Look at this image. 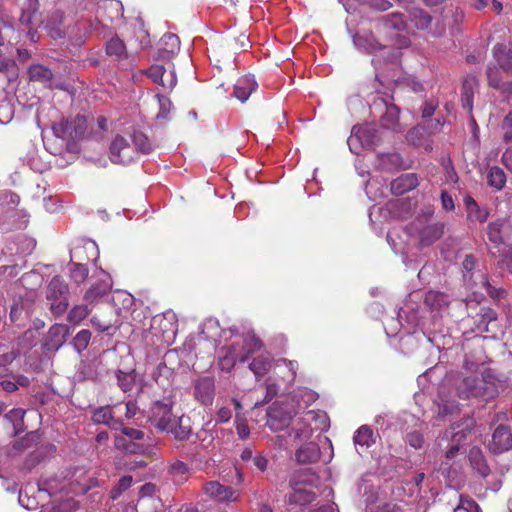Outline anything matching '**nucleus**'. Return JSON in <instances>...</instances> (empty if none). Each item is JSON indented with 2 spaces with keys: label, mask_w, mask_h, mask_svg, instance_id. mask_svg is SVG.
<instances>
[{
  "label": "nucleus",
  "mask_w": 512,
  "mask_h": 512,
  "mask_svg": "<svg viewBox=\"0 0 512 512\" xmlns=\"http://www.w3.org/2000/svg\"><path fill=\"white\" fill-rule=\"evenodd\" d=\"M89 314V309L87 305H76L71 309L68 314V320L72 323H79L83 319H85Z\"/></svg>",
  "instance_id": "obj_48"
},
{
  "label": "nucleus",
  "mask_w": 512,
  "mask_h": 512,
  "mask_svg": "<svg viewBox=\"0 0 512 512\" xmlns=\"http://www.w3.org/2000/svg\"><path fill=\"white\" fill-rule=\"evenodd\" d=\"M377 130L370 124L356 125L352 128L347 140L349 149L354 154H360L363 149L371 148L376 144Z\"/></svg>",
  "instance_id": "obj_6"
},
{
  "label": "nucleus",
  "mask_w": 512,
  "mask_h": 512,
  "mask_svg": "<svg viewBox=\"0 0 512 512\" xmlns=\"http://www.w3.org/2000/svg\"><path fill=\"white\" fill-rule=\"evenodd\" d=\"M109 159L118 165H129L137 159L136 149L132 146L129 136L116 135L109 147Z\"/></svg>",
  "instance_id": "obj_5"
},
{
  "label": "nucleus",
  "mask_w": 512,
  "mask_h": 512,
  "mask_svg": "<svg viewBox=\"0 0 512 512\" xmlns=\"http://www.w3.org/2000/svg\"><path fill=\"white\" fill-rule=\"evenodd\" d=\"M418 185V178L415 174H405L391 183V191L394 194L400 195L407 191L414 189Z\"/></svg>",
  "instance_id": "obj_22"
},
{
  "label": "nucleus",
  "mask_w": 512,
  "mask_h": 512,
  "mask_svg": "<svg viewBox=\"0 0 512 512\" xmlns=\"http://www.w3.org/2000/svg\"><path fill=\"white\" fill-rule=\"evenodd\" d=\"M469 461L473 469H475L481 476L486 477L489 474V466L487 465L483 453L479 448L473 447L470 450Z\"/></svg>",
  "instance_id": "obj_29"
},
{
  "label": "nucleus",
  "mask_w": 512,
  "mask_h": 512,
  "mask_svg": "<svg viewBox=\"0 0 512 512\" xmlns=\"http://www.w3.org/2000/svg\"><path fill=\"white\" fill-rule=\"evenodd\" d=\"M106 52L118 58L124 56L126 52L124 42L118 37L111 38L106 44Z\"/></svg>",
  "instance_id": "obj_42"
},
{
  "label": "nucleus",
  "mask_w": 512,
  "mask_h": 512,
  "mask_svg": "<svg viewBox=\"0 0 512 512\" xmlns=\"http://www.w3.org/2000/svg\"><path fill=\"white\" fill-rule=\"evenodd\" d=\"M383 104L385 112L381 117V124L385 128L396 130L398 127L399 109L394 104Z\"/></svg>",
  "instance_id": "obj_33"
},
{
  "label": "nucleus",
  "mask_w": 512,
  "mask_h": 512,
  "mask_svg": "<svg viewBox=\"0 0 512 512\" xmlns=\"http://www.w3.org/2000/svg\"><path fill=\"white\" fill-rule=\"evenodd\" d=\"M203 492L208 497L219 501H236L238 499V492L231 487L224 486L218 481H209L204 484Z\"/></svg>",
  "instance_id": "obj_10"
},
{
  "label": "nucleus",
  "mask_w": 512,
  "mask_h": 512,
  "mask_svg": "<svg viewBox=\"0 0 512 512\" xmlns=\"http://www.w3.org/2000/svg\"><path fill=\"white\" fill-rule=\"evenodd\" d=\"M29 75L31 80L47 83L52 78V72L50 69L43 65H32L29 68Z\"/></svg>",
  "instance_id": "obj_37"
},
{
  "label": "nucleus",
  "mask_w": 512,
  "mask_h": 512,
  "mask_svg": "<svg viewBox=\"0 0 512 512\" xmlns=\"http://www.w3.org/2000/svg\"><path fill=\"white\" fill-rule=\"evenodd\" d=\"M401 157L398 153L379 154L377 156L375 167L379 170L389 171L400 167Z\"/></svg>",
  "instance_id": "obj_30"
},
{
  "label": "nucleus",
  "mask_w": 512,
  "mask_h": 512,
  "mask_svg": "<svg viewBox=\"0 0 512 512\" xmlns=\"http://www.w3.org/2000/svg\"><path fill=\"white\" fill-rule=\"evenodd\" d=\"M133 479L131 476H124L119 480L118 485L111 491V498L117 499L123 491L132 485Z\"/></svg>",
  "instance_id": "obj_53"
},
{
  "label": "nucleus",
  "mask_w": 512,
  "mask_h": 512,
  "mask_svg": "<svg viewBox=\"0 0 512 512\" xmlns=\"http://www.w3.org/2000/svg\"><path fill=\"white\" fill-rule=\"evenodd\" d=\"M90 339H91V333L89 330L84 329V330L79 331L73 340V345H74V348L77 350V352H81L84 349H86V347L89 344Z\"/></svg>",
  "instance_id": "obj_50"
},
{
  "label": "nucleus",
  "mask_w": 512,
  "mask_h": 512,
  "mask_svg": "<svg viewBox=\"0 0 512 512\" xmlns=\"http://www.w3.org/2000/svg\"><path fill=\"white\" fill-rule=\"evenodd\" d=\"M172 407L170 398L153 402L148 410V420L158 430L171 433L178 440H185L191 433L188 419L174 414Z\"/></svg>",
  "instance_id": "obj_2"
},
{
  "label": "nucleus",
  "mask_w": 512,
  "mask_h": 512,
  "mask_svg": "<svg viewBox=\"0 0 512 512\" xmlns=\"http://www.w3.org/2000/svg\"><path fill=\"white\" fill-rule=\"evenodd\" d=\"M219 356V367L223 371H231L236 361H239L238 352L235 345L224 347L221 349Z\"/></svg>",
  "instance_id": "obj_26"
},
{
  "label": "nucleus",
  "mask_w": 512,
  "mask_h": 512,
  "mask_svg": "<svg viewBox=\"0 0 512 512\" xmlns=\"http://www.w3.org/2000/svg\"><path fill=\"white\" fill-rule=\"evenodd\" d=\"M70 331L65 324H54L48 331L44 347L48 351H57L66 341Z\"/></svg>",
  "instance_id": "obj_11"
},
{
  "label": "nucleus",
  "mask_w": 512,
  "mask_h": 512,
  "mask_svg": "<svg viewBox=\"0 0 512 512\" xmlns=\"http://www.w3.org/2000/svg\"><path fill=\"white\" fill-rule=\"evenodd\" d=\"M407 442L415 449L421 448L424 443V438L419 432H411L407 435Z\"/></svg>",
  "instance_id": "obj_58"
},
{
  "label": "nucleus",
  "mask_w": 512,
  "mask_h": 512,
  "mask_svg": "<svg viewBox=\"0 0 512 512\" xmlns=\"http://www.w3.org/2000/svg\"><path fill=\"white\" fill-rule=\"evenodd\" d=\"M353 439L357 451L361 453L374 443L373 431L369 426H361L356 431Z\"/></svg>",
  "instance_id": "obj_24"
},
{
  "label": "nucleus",
  "mask_w": 512,
  "mask_h": 512,
  "mask_svg": "<svg viewBox=\"0 0 512 512\" xmlns=\"http://www.w3.org/2000/svg\"><path fill=\"white\" fill-rule=\"evenodd\" d=\"M309 476L311 471L308 469L299 470L291 477L289 485L292 492L289 496V504L305 506L314 500L315 494L304 486L311 482Z\"/></svg>",
  "instance_id": "obj_4"
},
{
  "label": "nucleus",
  "mask_w": 512,
  "mask_h": 512,
  "mask_svg": "<svg viewBox=\"0 0 512 512\" xmlns=\"http://www.w3.org/2000/svg\"><path fill=\"white\" fill-rule=\"evenodd\" d=\"M272 361V356L269 353H262L252 360L249 368L259 378L268 373L272 367Z\"/></svg>",
  "instance_id": "obj_25"
},
{
  "label": "nucleus",
  "mask_w": 512,
  "mask_h": 512,
  "mask_svg": "<svg viewBox=\"0 0 512 512\" xmlns=\"http://www.w3.org/2000/svg\"><path fill=\"white\" fill-rule=\"evenodd\" d=\"M505 222L503 220H497L495 222H492L488 226V238L489 240L494 244H501L502 243V228L504 226Z\"/></svg>",
  "instance_id": "obj_45"
},
{
  "label": "nucleus",
  "mask_w": 512,
  "mask_h": 512,
  "mask_svg": "<svg viewBox=\"0 0 512 512\" xmlns=\"http://www.w3.org/2000/svg\"><path fill=\"white\" fill-rule=\"evenodd\" d=\"M410 19L418 29L428 28L432 21L431 16L421 9L412 10L410 12Z\"/></svg>",
  "instance_id": "obj_38"
},
{
  "label": "nucleus",
  "mask_w": 512,
  "mask_h": 512,
  "mask_svg": "<svg viewBox=\"0 0 512 512\" xmlns=\"http://www.w3.org/2000/svg\"><path fill=\"white\" fill-rule=\"evenodd\" d=\"M156 97L158 99V104H159V112L157 114V117L165 118L169 114V112L172 108V103H171L170 99L166 96L157 94Z\"/></svg>",
  "instance_id": "obj_54"
},
{
  "label": "nucleus",
  "mask_w": 512,
  "mask_h": 512,
  "mask_svg": "<svg viewBox=\"0 0 512 512\" xmlns=\"http://www.w3.org/2000/svg\"><path fill=\"white\" fill-rule=\"evenodd\" d=\"M92 421L96 424H104L114 430H119L121 421L114 418L113 408L111 406H103L97 408L92 415Z\"/></svg>",
  "instance_id": "obj_18"
},
{
  "label": "nucleus",
  "mask_w": 512,
  "mask_h": 512,
  "mask_svg": "<svg viewBox=\"0 0 512 512\" xmlns=\"http://www.w3.org/2000/svg\"><path fill=\"white\" fill-rule=\"evenodd\" d=\"M354 44L358 49L364 50L368 53L382 52L387 56L388 60L394 62L398 58L397 53H390V50L377 42L371 33L358 34L354 37Z\"/></svg>",
  "instance_id": "obj_9"
},
{
  "label": "nucleus",
  "mask_w": 512,
  "mask_h": 512,
  "mask_svg": "<svg viewBox=\"0 0 512 512\" xmlns=\"http://www.w3.org/2000/svg\"><path fill=\"white\" fill-rule=\"evenodd\" d=\"M235 424H236V430H237L238 436L241 439L248 438V436L250 434V429L248 427V424L246 423L245 420L241 419L238 416V414L236 415V418H235Z\"/></svg>",
  "instance_id": "obj_57"
},
{
  "label": "nucleus",
  "mask_w": 512,
  "mask_h": 512,
  "mask_svg": "<svg viewBox=\"0 0 512 512\" xmlns=\"http://www.w3.org/2000/svg\"><path fill=\"white\" fill-rule=\"evenodd\" d=\"M268 416V424L270 428L277 430L284 426H288L289 421L292 420L293 414L291 412H287L286 415L281 418V412L276 407H273L270 409Z\"/></svg>",
  "instance_id": "obj_35"
},
{
  "label": "nucleus",
  "mask_w": 512,
  "mask_h": 512,
  "mask_svg": "<svg viewBox=\"0 0 512 512\" xmlns=\"http://www.w3.org/2000/svg\"><path fill=\"white\" fill-rule=\"evenodd\" d=\"M24 311V304L22 302L15 303L10 310V318L11 321H16L20 318L22 312Z\"/></svg>",
  "instance_id": "obj_62"
},
{
  "label": "nucleus",
  "mask_w": 512,
  "mask_h": 512,
  "mask_svg": "<svg viewBox=\"0 0 512 512\" xmlns=\"http://www.w3.org/2000/svg\"><path fill=\"white\" fill-rule=\"evenodd\" d=\"M148 76L157 84L166 89H173L176 85L177 78L173 70L168 73L162 65H152L148 71Z\"/></svg>",
  "instance_id": "obj_15"
},
{
  "label": "nucleus",
  "mask_w": 512,
  "mask_h": 512,
  "mask_svg": "<svg viewBox=\"0 0 512 512\" xmlns=\"http://www.w3.org/2000/svg\"><path fill=\"white\" fill-rule=\"evenodd\" d=\"M237 352L239 353V361L245 362L249 355L260 350L262 347L261 341L254 335H247L241 339V342L234 343Z\"/></svg>",
  "instance_id": "obj_16"
},
{
  "label": "nucleus",
  "mask_w": 512,
  "mask_h": 512,
  "mask_svg": "<svg viewBox=\"0 0 512 512\" xmlns=\"http://www.w3.org/2000/svg\"><path fill=\"white\" fill-rule=\"evenodd\" d=\"M424 303L432 311H441L448 306V296L442 292L429 291L425 295Z\"/></svg>",
  "instance_id": "obj_27"
},
{
  "label": "nucleus",
  "mask_w": 512,
  "mask_h": 512,
  "mask_svg": "<svg viewBox=\"0 0 512 512\" xmlns=\"http://www.w3.org/2000/svg\"><path fill=\"white\" fill-rule=\"evenodd\" d=\"M276 365L279 367L281 365L285 366L288 370V375L286 376L287 380L291 383L294 382L296 373L298 370V363L296 361L288 360V359H279L276 362Z\"/></svg>",
  "instance_id": "obj_52"
},
{
  "label": "nucleus",
  "mask_w": 512,
  "mask_h": 512,
  "mask_svg": "<svg viewBox=\"0 0 512 512\" xmlns=\"http://www.w3.org/2000/svg\"><path fill=\"white\" fill-rule=\"evenodd\" d=\"M257 83L254 76L245 75L240 77L234 86V96L241 102H245L251 93L256 89Z\"/></svg>",
  "instance_id": "obj_19"
},
{
  "label": "nucleus",
  "mask_w": 512,
  "mask_h": 512,
  "mask_svg": "<svg viewBox=\"0 0 512 512\" xmlns=\"http://www.w3.org/2000/svg\"><path fill=\"white\" fill-rule=\"evenodd\" d=\"M145 448L142 444L136 443L134 441H129L127 446L125 447V452L131 454H142L144 453Z\"/></svg>",
  "instance_id": "obj_63"
},
{
  "label": "nucleus",
  "mask_w": 512,
  "mask_h": 512,
  "mask_svg": "<svg viewBox=\"0 0 512 512\" xmlns=\"http://www.w3.org/2000/svg\"><path fill=\"white\" fill-rule=\"evenodd\" d=\"M443 234L442 224H432L424 226L419 230L418 238L421 246H430L437 241Z\"/></svg>",
  "instance_id": "obj_21"
},
{
  "label": "nucleus",
  "mask_w": 512,
  "mask_h": 512,
  "mask_svg": "<svg viewBox=\"0 0 512 512\" xmlns=\"http://www.w3.org/2000/svg\"><path fill=\"white\" fill-rule=\"evenodd\" d=\"M188 467L181 461L174 462L170 467V473L176 484H182L187 480Z\"/></svg>",
  "instance_id": "obj_39"
},
{
  "label": "nucleus",
  "mask_w": 512,
  "mask_h": 512,
  "mask_svg": "<svg viewBox=\"0 0 512 512\" xmlns=\"http://www.w3.org/2000/svg\"><path fill=\"white\" fill-rule=\"evenodd\" d=\"M478 277L480 278L482 286L487 290L491 297L500 299L506 293V291L503 289H496L491 287L483 274H478Z\"/></svg>",
  "instance_id": "obj_56"
},
{
  "label": "nucleus",
  "mask_w": 512,
  "mask_h": 512,
  "mask_svg": "<svg viewBox=\"0 0 512 512\" xmlns=\"http://www.w3.org/2000/svg\"><path fill=\"white\" fill-rule=\"evenodd\" d=\"M156 493V486L151 483L144 484L139 491L140 499L138 500L136 504V511L137 512H144V507L147 506L150 502H156L155 499H153V496Z\"/></svg>",
  "instance_id": "obj_34"
},
{
  "label": "nucleus",
  "mask_w": 512,
  "mask_h": 512,
  "mask_svg": "<svg viewBox=\"0 0 512 512\" xmlns=\"http://www.w3.org/2000/svg\"><path fill=\"white\" fill-rule=\"evenodd\" d=\"M215 395V383L212 377L198 379L194 387L195 398L203 405H211Z\"/></svg>",
  "instance_id": "obj_12"
},
{
  "label": "nucleus",
  "mask_w": 512,
  "mask_h": 512,
  "mask_svg": "<svg viewBox=\"0 0 512 512\" xmlns=\"http://www.w3.org/2000/svg\"><path fill=\"white\" fill-rule=\"evenodd\" d=\"M25 410L21 409V408H15V409H12L10 410L7 414H6V419L9 420L12 425H13V428H14V431L17 433L19 430L22 429V426H23V418H24V415H25Z\"/></svg>",
  "instance_id": "obj_47"
},
{
  "label": "nucleus",
  "mask_w": 512,
  "mask_h": 512,
  "mask_svg": "<svg viewBox=\"0 0 512 512\" xmlns=\"http://www.w3.org/2000/svg\"><path fill=\"white\" fill-rule=\"evenodd\" d=\"M68 286L60 277H53L47 288V300L55 315L63 314L68 307Z\"/></svg>",
  "instance_id": "obj_7"
},
{
  "label": "nucleus",
  "mask_w": 512,
  "mask_h": 512,
  "mask_svg": "<svg viewBox=\"0 0 512 512\" xmlns=\"http://www.w3.org/2000/svg\"><path fill=\"white\" fill-rule=\"evenodd\" d=\"M37 8H38L37 0H28V8L23 9V12L20 16V22L24 25L31 24L33 14L37 11Z\"/></svg>",
  "instance_id": "obj_51"
},
{
  "label": "nucleus",
  "mask_w": 512,
  "mask_h": 512,
  "mask_svg": "<svg viewBox=\"0 0 512 512\" xmlns=\"http://www.w3.org/2000/svg\"><path fill=\"white\" fill-rule=\"evenodd\" d=\"M102 277L95 282L85 293L84 300L93 303L106 295L112 288V280L108 274L101 271Z\"/></svg>",
  "instance_id": "obj_14"
},
{
  "label": "nucleus",
  "mask_w": 512,
  "mask_h": 512,
  "mask_svg": "<svg viewBox=\"0 0 512 512\" xmlns=\"http://www.w3.org/2000/svg\"><path fill=\"white\" fill-rule=\"evenodd\" d=\"M464 203L466 205L467 215L470 221L483 223L487 220L488 212L481 209L471 196H466L464 198Z\"/></svg>",
  "instance_id": "obj_28"
},
{
  "label": "nucleus",
  "mask_w": 512,
  "mask_h": 512,
  "mask_svg": "<svg viewBox=\"0 0 512 512\" xmlns=\"http://www.w3.org/2000/svg\"><path fill=\"white\" fill-rule=\"evenodd\" d=\"M488 182L490 186L500 190L506 183V176L504 171L499 167H492L488 174Z\"/></svg>",
  "instance_id": "obj_41"
},
{
  "label": "nucleus",
  "mask_w": 512,
  "mask_h": 512,
  "mask_svg": "<svg viewBox=\"0 0 512 512\" xmlns=\"http://www.w3.org/2000/svg\"><path fill=\"white\" fill-rule=\"evenodd\" d=\"M171 375V369L167 367V365L164 362H160L153 371L152 377L158 385L162 386L163 388H166L171 384Z\"/></svg>",
  "instance_id": "obj_36"
},
{
  "label": "nucleus",
  "mask_w": 512,
  "mask_h": 512,
  "mask_svg": "<svg viewBox=\"0 0 512 512\" xmlns=\"http://www.w3.org/2000/svg\"><path fill=\"white\" fill-rule=\"evenodd\" d=\"M458 499V504L453 508V512H480V508L474 500L462 495H459Z\"/></svg>",
  "instance_id": "obj_44"
},
{
  "label": "nucleus",
  "mask_w": 512,
  "mask_h": 512,
  "mask_svg": "<svg viewBox=\"0 0 512 512\" xmlns=\"http://www.w3.org/2000/svg\"><path fill=\"white\" fill-rule=\"evenodd\" d=\"M503 71L504 69H502V67H496V66H493V67H489L487 69V77H488V82H489V85L494 87V88H501V79H502V74H503ZM505 72H507L505 70Z\"/></svg>",
  "instance_id": "obj_49"
},
{
  "label": "nucleus",
  "mask_w": 512,
  "mask_h": 512,
  "mask_svg": "<svg viewBox=\"0 0 512 512\" xmlns=\"http://www.w3.org/2000/svg\"><path fill=\"white\" fill-rule=\"evenodd\" d=\"M511 447L512 434L510 430L505 426H498L492 435V440L489 443V449L493 453H503L508 451Z\"/></svg>",
  "instance_id": "obj_13"
},
{
  "label": "nucleus",
  "mask_w": 512,
  "mask_h": 512,
  "mask_svg": "<svg viewBox=\"0 0 512 512\" xmlns=\"http://www.w3.org/2000/svg\"><path fill=\"white\" fill-rule=\"evenodd\" d=\"M180 50V40L177 35L166 33L160 39L159 57L170 59Z\"/></svg>",
  "instance_id": "obj_17"
},
{
  "label": "nucleus",
  "mask_w": 512,
  "mask_h": 512,
  "mask_svg": "<svg viewBox=\"0 0 512 512\" xmlns=\"http://www.w3.org/2000/svg\"><path fill=\"white\" fill-rule=\"evenodd\" d=\"M502 161L505 167L512 172V147L504 152Z\"/></svg>",
  "instance_id": "obj_64"
},
{
  "label": "nucleus",
  "mask_w": 512,
  "mask_h": 512,
  "mask_svg": "<svg viewBox=\"0 0 512 512\" xmlns=\"http://www.w3.org/2000/svg\"><path fill=\"white\" fill-rule=\"evenodd\" d=\"M320 449L317 444L310 442L299 449L295 453L296 461L300 464L315 463L320 459Z\"/></svg>",
  "instance_id": "obj_20"
},
{
  "label": "nucleus",
  "mask_w": 512,
  "mask_h": 512,
  "mask_svg": "<svg viewBox=\"0 0 512 512\" xmlns=\"http://www.w3.org/2000/svg\"><path fill=\"white\" fill-rule=\"evenodd\" d=\"M494 55L499 66L506 71L512 70V46L496 45L494 47Z\"/></svg>",
  "instance_id": "obj_31"
},
{
  "label": "nucleus",
  "mask_w": 512,
  "mask_h": 512,
  "mask_svg": "<svg viewBox=\"0 0 512 512\" xmlns=\"http://www.w3.org/2000/svg\"><path fill=\"white\" fill-rule=\"evenodd\" d=\"M116 376L118 385L123 392H129L132 390L135 383L134 372L118 371Z\"/></svg>",
  "instance_id": "obj_43"
},
{
  "label": "nucleus",
  "mask_w": 512,
  "mask_h": 512,
  "mask_svg": "<svg viewBox=\"0 0 512 512\" xmlns=\"http://www.w3.org/2000/svg\"><path fill=\"white\" fill-rule=\"evenodd\" d=\"M88 273H89V270L85 265L80 264V263H71L70 274H71L72 280L75 283H77V284L83 283L86 280V278L88 277Z\"/></svg>",
  "instance_id": "obj_46"
},
{
  "label": "nucleus",
  "mask_w": 512,
  "mask_h": 512,
  "mask_svg": "<svg viewBox=\"0 0 512 512\" xmlns=\"http://www.w3.org/2000/svg\"><path fill=\"white\" fill-rule=\"evenodd\" d=\"M119 429L122 431L124 436H126L127 438L130 439L129 441H138V440H142L144 438V432L142 430L131 428V427H125V426H123L122 423H121V427Z\"/></svg>",
  "instance_id": "obj_55"
},
{
  "label": "nucleus",
  "mask_w": 512,
  "mask_h": 512,
  "mask_svg": "<svg viewBox=\"0 0 512 512\" xmlns=\"http://www.w3.org/2000/svg\"><path fill=\"white\" fill-rule=\"evenodd\" d=\"M499 393V382L489 371L485 370L480 375L464 378L457 387L459 398L469 399L471 397L482 400H490Z\"/></svg>",
  "instance_id": "obj_3"
},
{
  "label": "nucleus",
  "mask_w": 512,
  "mask_h": 512,
  "mask_svg": "<svg viewBox=\"0 0 512 512\" xmlns=\"http://www.w3.org/2000/svg\"><path fill=\"white\" fill-rule=\"evenodd\" d=\"M132 146L136 149L137 154H149L154 150V144L149 138L142 132H134L132 136H129Z\"/></svg>",
  "instance_id": "obj_32"
},
{
  "label": "nucleus",
  "mask_w": 512,
  "mask_h": 512,
  "mask_svg": "<svg viewBox=\"0 0 512 512\" xmlns=\"http://www.w3.org/2000/svg\"><path fill=\"white\" fill-rule=\"evenodd\" d=\"M383 24L388 29L404 30L406 28V21L400 13H392L383 17Z\"/></svg>",
  "instance_id": "obj_40"
},
{
  "label": "nucleus",
  "mask_w": 512,
  "mask_h": 512,
  "mask_svg": "<svg viewBox=\"0 0 512 512\" xmlns=\"http://www.w3.org/2000/svg\"><path fill=\"white\" fill-rule=\"evenodd\" d=\"M477 88V80L474 76H467L463 81L461 102L463 108L471 111L473 108L474 90Z\"/></svg>",
  "instance_id": "obj_23"
},
{
  "label": "nucleus",
  "mask_w": 512,
  "mask_h": 512,
  "mask_svg": "<svg viewBox=\"0 0 512 512\" xmlns=\"http://www.w3.org/2000/svg\"><path fill=\"white\" fill-rule=\"evenodd\" d=\"M437 106H438V103L436 101H433V100L425 101L424 106L422 108V117L423 118L431 117L434 114Z\"/></svg>",
  "instance_id": "obj_60"
},
{
  "label": "nucleus",
  "mask_w": 512,
  "mask_h": 512,
  "mask_svg": "<svg viewBox=\"0 0 512 512\" xmlns=\"http://www.w3.org/2000/svg\"><path fill=\"white\" fill-rule=\"evenodd\" d=\"M321 419V423L323 427H325L326 416L320 415L313 410H309L304 412L303 416L299 418L291 428L289 432V436L293 438V440H306L309 439L312 435L313 428L310 426V422L312 420Z\"/></svg>",
  "instance_id": "obj_8"
},
{
  "label": "nucleus",
  "mask_w": 512,
  "mask_h": 512,
  "mask_svg": "<svg viewBox=\"0 0 512 512\" xmlns=\"http://www.w3.org/2000/svg\"><path fill=\"white\" fill-rule=\"evenodd\" d=\"M441 204L447 211H452L455 207L453 198L445 190L441 192Z\"/></svg>",
  "instance_id": "obj_61"
},
{
  "label": "nucleus",
  "mask_w": 512,
  "mask_h": 512,
  "mask_svg": "<svg viewBox=\"0 0 512 512\" xmlns=\"http://www.w3.org/2000/svg\"><path fill=\"white\" fill-rule=\"evenodd\" d=\"M474 428V419L466 417L460 422L453 423L450 430L445 432V436L450 438V441L445 452V460L441 463L439 468V471L444 477L452 480L456 478L457 469L459 467L456 463V459L470 439Z\"/></svg>",
  "instance_id": "obj_1"
},
{
  "label": "nucleus",
  "mask_w": 512,
  "mask_h": 512,
  "mask_svg": "<svg viewBox=\"0 0 512 512\" xmlns=\"http://www.w3.org/2000/svg\"><path fill=\"white\" fill-rule=\"evenodd\" d=\"M232 418V411L228 407H221L219 408L217 415H216V422L217 423H226Z\"/></svg>",
  "instance_id": "obj_59"
}]
</instances>
